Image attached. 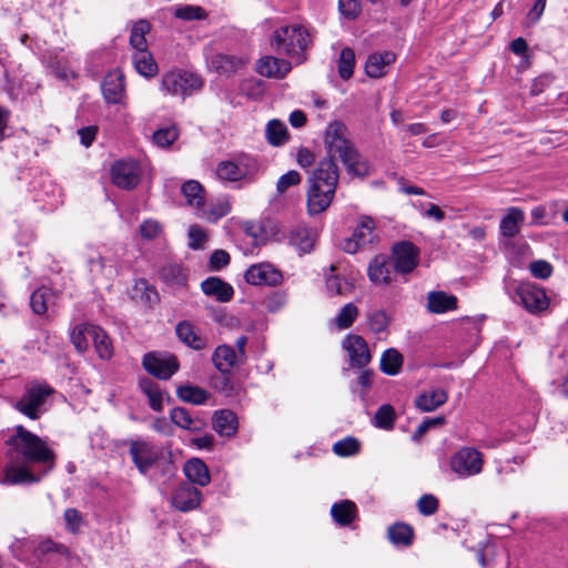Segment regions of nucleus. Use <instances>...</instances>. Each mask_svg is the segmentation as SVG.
I'll return each mask as SVG.
<instances>
[{"mask_svg":"<svg viewBox=\"0 0 568 568\" xmlns=\"http://www.w3.org/2000/svg\"><path fill=\"white\" fill-rule=\"evenodd\" d=\"M324 143V158L308 179L307 207L312 215L324 212L332 203L339 179L335 162L338 159L352 176L365 178L371 173L369 162L358 152L349 139L346 125L339 121L328 123Z\"/></svg>","mask_w":568,"mask_h":568,"instance_id":"1","label":"nucleus"},{"mask_svg":"<svg viewBox=\"0 0 568 568\" xmlns=\"http://www.w3.org/2000/svg\"><path fill=\"white\" fill-rule=\"evenodd\" d=\"M7 463L0 484L24 485L39 483L54 467L55 454L47 442L22 425L6 440Z\"/></svg>","mask_w":568,"mask_h":568,"instance_id":"2","label":"nucleus"},{"mask_svg":"<svg viewBox=\"0 0 568 568\" xmlns=\"http://www.w3.org/2000/svg\"><path fill=\"white\" fill-rule=\"evenodd\" d=\"M271 44L278 53L286 54L296 63L305 60V52L312 44L310 30L300 23L277 28L271 38Z\"/></svg>","mask_w":568,"mask_h":568,"instance_id":"3","label":"nucleus"},{"mask_svg":"<svg viewBox=\"0 0 568 568\" xmlns=\"http://www.w3.org/2000/svg\"><path fill=\"white\" fill-rule=\"evenodd\" d=\"M54 389L47 383L28 385L12 406L31 420L39 419L48 410V399Z\"/></svg>","mask_w":568,"mask_h":568,"instance_id":"4","label":"nucleus"},{"mask_svg":"<svg viewBox=\"0 0 568 568\" xmlns=\"http://www.w3.org/2000/svg\"><path fill=\"white\" fill-rule=\"evenodd\" d=\"M203 85L202 79L190 71L174 69L165 72L161 79L160 90L169 95H190Z\"/></svg>","mask_w":568,"mask_h":568,"instance_id":"5","label":"nucleus"},{"mask_svg":"<svg viewBox=\"0 0 568 568\" xmlns=\"http://www.w3.org/2000/svg\"><path fill=\"white\" fill-rule=\"evenodd\" d=\"M484 455L475 447H460L449 459L450 470L459 478L479 475L484 468Z\"/></svg>","mask_w":568,"mask_h":568,"instance_id":"6","label":"nucleus"},{"mask_svg":"<svg viewBox=\"0 0 568 568\" xmlns=\"http://www.w3.org/2000/svg\"><path fill=\"white\" fill-rule=\"evenodd\" d=\"M129 454L139 473L145 475L161 458L162 449L150 440L132 439Z\"/></svg>","mask_w":568,"mask_h":568,"instance_id":"7","label":"nucleus"},{"mask_svg":"<svg viewBox=\"0 0 568 568\" xmlns=\"http://www.w3.org/2000/svg\"><path fill=\"white\" fill-rule=\"evenodd\" d=\"M144 369L159 379H169L179 369L178 358L168 353L150 352L143 356Z\"/></svg>","mask_w":568,"mask_h":568,"instance_id":"8","label":"nucleus"},{"mask_svg":"<svg viewBox=\"0 0 568 568\" xmlns=\"http://www.w3.org/2000/svg\"><path fill=\"white\" fill-rule=\"evenodd\" d=\"M111 178L114 185L123 190L134 189L141 178L140 164L134 160H120L111 166Z\"/></svg>","mask_w":568,"mask_h":568,"instance_id":"9","label":"nucleus"},{"mask_svg":"<svg viewBox=\"0 0 568 568\" xmlns=\"http://www.w3.org/2000/svg\"><path fill=\"white\" fill-rule=\"evenodd\" d=\"M419 250L410 242L403 241L394 245L392 265L397 273L408 274L418 264Z\"/></svg>","mask_w":568,"mask_h":568,"instance_id":"10","label":"nucleus"},{"mask_svg":"<svg viewBox=\"0 0 568 568\" xmlns=\"http://www.w3.org/2000/svg\"><path fill=\"white\" fill-rule=\"evenodd\" d=\"M523 306L532 314L545 311L549 298L544 288L532 283H524L517 290Z\"/></svg>","mask_w":568,"mask_h":568,"instance_id":"11","label":"nucleus"},{"mask_svg":"<svg viewBox=\"0 0 568 568\" xmlns=\"http://www.w3.org/2000/svg\"><path fill=\"white\" fill-rule=\"evenodd\" d=\"M286 237L288 244L293 246L300 255L311 253L317 242L316 231L305 224L292 226Z\"/></svg>","mask_w":568,"mask_h":568,"instance_id":"12","label":"nucleus"},{"mask_svg":"<svg viewBox=\"0 0 568 568\" xmlns=\"http://www.w3.org/2000/svg\"><path fill=\"white\" fill-rule=\"evenodd\" d=\"M375 223L369 216H363L355 229L353 236L345 239L342 248L349 254H354L362 246L372 243L374 239Z\"/></svg>","mask_w":568,"mask_h":568,"instance_id":"13","label":"nucleus"},{"mask_svg":"<svg viewBox=\"0 0 568 568\" xmlns=\"http://www.w3.org/2000/svg\"><path fill=\"white\" fill-rule=\"evenodd\" d=\"M245 281L252 285L276 286L282 280V273L270 263H258L248 267L244 274Z\"/></svg>","mask_w":568,"mask_h":568,"instance_id":"14","label":"nucleus"},{"mask_svg":"<svg viewBox=\"0 0 568 568\" xmlns=\"http://www.w3.org/2000/svg\"><path fill=\"white\" fill-rule=\"evenodd\" d=\"M201 501V491L191 483L178 485L171 497V505L180 511L195 509Z\"/></svg>","mask_w":568,"mask_h":568,"instance_id":"15","label":"nucleus"},{"mask_svg":"<svg viewBox=\"0 0 568 568\" xmlns=\"http://www.w3.org/2000/svg\"><path fill=\"white\" fill-rule=\"evenodd\" d=\"M101 90L108 103H121L125 97L124 74L119 69L110 71L103 78Z\"/></svg>","mask_w":568,"mask_h":568,"instance_id":"16","label":"nucleus"},{"mask_svg":"<svg viewBox=\"0 0 568 568\" xmlns=\"http://www.w3.org/2000/svg\"><path fill=\"white\" fill-rule=\"evenodd\" d=\"M347 351L351 364L356 367H365L371 362V353L366 341L359 335H348L343 342Z\"/></svg>","mask_w":568,"mask_h":568,"instance_id":"17","label":"nucleus"},{"mask_svg":"<svg viewBox=\"0 0 568 568\" xmlns=\"http://www.w3.org/2000/svg\"><path fill=\"white\" fill-rule=\"evenodd\" d=\"M291 69V62L272 55L261 58L256 64L257 73L266 78H284Z\"/></svg>","mask_w":568,"mask_h":568,"instance_id":"18","label":"nucleus"},{"mask_svg":"<svg viewBox=\"0 0 568 568\" xmlns=\"http://www.w3.org/2000/svg\"><path fill=\"white\" fill-rule=\"evenodd\" d=\"M395 60L396 55L392 51L372 53L367 58L365 72L369 78H381L387 73Z\"/></svg>","mask_w":568,"mask_h":568,"instance_id":"19","label":"nucleus"},{"mask_svg":"<svg viewBox=\"0 0 568 568\" xmlns=\"http://www.w3.org/2000/svg\"><path fill=\"white\" fill-rule=\"evenodd\" d=\"M230 212V199L223 196L210 202L209 205H206L204 202L203 205L199 209V211H195V215L201 220L215 223L222 217L226 216Z\"/></svg>","mask_w":568,"mask_h":568,"instance_id":"20","label":"nucleus"},{"mask_svg":"<svg viewBox=\"0 0 568 568\" xmlns=\"http://www.w3.org/2000/svg\"><path fill=\"white\" fill-rule=\"evenodd\" d=\"M179 339L190 348L202 351L207 347V338L197 333L194 325L189 321L180 322L175 327Z\"/></svg>","mask_w":568,"mask_h":568,"instance_id":"21","label":"nucleus"},{"mask_svg":"<svg viewBox=\"0 0 568 568\" xmlns=\"http://www.w3.org/2000/svg\"><path fill=\"white\" fill-rule=\"evenodd\" d=\"M201 288L205 295L212 296L221 303L230 302L234 295V290L229 283L214 276L204 280L201 283Z\"/></svg>","mask_w":568,"mask_h":568,"instance_id":"22","label":"nucleus"},{"mask_svg":"<svg viewBox=\"0 0 568 568\" xmlns=\"http://www.w3.org/2000/svg\"><path fill=\"white\" fill-rule=\"evenodd\" d=\"M524 221V210L517 206L509 207L499 224L500 235L507 239L515 237L519 233L520 226L523 225Z\"/></svg>","mask_w":568,"mask_h":568,"instance_id":"23","label":"nucleus"},{"mask_svg":"<svg viewBox=\"0 0 568 568\" xmlns=\"http://www.w3.org/2000/svg\"><path fill=\"white\" fill-rule=\"evenodd\" d=\"M393 265L384 256L375 257L368 266V277L375 285L386 286L393 282Z\"/></svg>","mask_w":568,"mask_h":568,"instance_id":"24","label":"nucleus"},{"mask_svg":"<svg viewBox=\"0 0 568 568\" xmlns=\"http://www.w3.org/2000/svg\"><path fill=\"white\" fill-rule=\"evenodd\" d=\"M212 362L215 368L222 374L230 373L236 364L243 363L234 348L227 344L220 345L215 348L212 355Z\"/></svg>","mask_w":568,"mask_h":568,"instance_id":"25","label":"nucleus"},{"mask_svg":"<svg viewBox=\"0 0 568 568\" xmlns=\"http://www.w3.org/2000/svg\"><path fill=\"white\" fill-rule=\"evenodd\" d=\"M427 307L430 313L442 314L457 308V297L444 291L427 294Z\"/></svg>","mask_w":568,"mask_h":568,"instance_id":"26","label":"nucleus"},{"mask_svg":"<svg viewBox=\"0 0 568 568\" xmlns=\"http://www.w3.org/2000/svg\"><path fill=\"white\" fill-rule=\"evenodd\" d=\"M132 63L135 71L144 78H153L159 72L158 63L148 49L134 51L132 54Z\"/></svg>","mask_w":568,"mask_h":568,"instance_id":"27","label":"nucleus"},{"mask_svg":"<svg viewBox=\"0 0 568 568\" xmlns=\"http://www.w3.org/2000/svg\"><path fill=\"white\" fill-rule=\"evenodd\" d=\"M448 395L443 388H430L423 392L415 400L417 408L423 412H433L444 405Z\"/></svg>","mask_w":568,"mask_h":568,"instance_id":"28","label":"nucleus"},{"mask_svg":"<svg viewBox=\"0 0 568 568\" xmlns=\"http://www.w3.org/2000/svg\"><path fill=\"white\" fill-rule=\"evenodd\" d=\"M184 474L186 478L199 486H206L211 481V476L207 466L199 458H192L184 465Z\"/></svg>","mask_w":568,"mask_h":568,"instance_id":"29","label":"nucleus"},{"mask_svg":"<svg viewBox=\"0 0 568 568\" xmlns=\"http://www.w3.org/2000/svg\"><path fill=\"white\" fill-rule=\"evenodd\" d=\"M387 537L395 547L407 548L414 541V529L406 523H395L387 529Z\"/></svg>","mask_w":568,"mask_h":568,"instance_id":"30","label":"nucleus"},{"mask_svg":"<svg viewBox=\"0 0 568 568\" xmlns=\"http://www.w3.org/2000/svg\"><path fill=\"white\" fill-rule=\"evenodd\" d=\"M213 427L221 436L231 437L237 432L236 415L229 409H222L214 413Z\"/></svg>","mask_w":568,"mask_h":568,"instance_id":"31","label":"nucleus"},{"mask_svg":"<svg viewBox=\"0 0 568 568\" xmlns=\"http://www.w3.org/2000/svg\"><path fill=\"white\" fill-rule=\"evenodd\" d=\"M170 418L178 427L190 432H200L204 427V422L200 418H194L184 407L173 408L170 412Z\"/></svg>","mask_w":568,"mask_h":568,"instance_id":"32","label":"nucleus"},{"mask_svg":"<svg viewBox=\"0 0 568 568\" xmlns=\"http://www.w3.org/2000/svg\"><path fill=\"white\" fill-rule=\"evenodd\" d=\"M245 61L241 58L229 54H215L209 61V65L220 74H232L236 72Z\"/></svg>","mask_w":568,"mask_h":568,"instance_id":"33","label":"nucleus"},{"mask_svg":"<svg viewBox=\"0 0 568 568\" xmlns=\"http://www.w3.org/2000/svg\"><path fill=\"white\" fill-rule=\"evenodd\" d=\"M141 392L148 397L149 405L154 412L163 409V392L158 383L149 377H143L139 382Z\"/></svg>","mask_w":568,"mask_h":568,"instance_id":"34","label":"nucleus"},{"mask_svg":"<svg viewBox=\"0 0 568 568\" xmlns=\"http://www.w3.org/2000/svg\"><path fill=\"white\" fill-rule=\"evenodd\" d=\"M90 332L98 356L103 361L110 359L113 356V345L109 335L97 325Z\"/></svg>","mask_w":568,"mask_h":568,"instance_id":"35","label":"nucleus"},{"mask_svg":"<svg viewBox=\"0 0 568 568\" xmlns=\"http://www.w3.org/2000/svg\"><path fill=\"white\" fill-rule=\"evenodd\" d=\"M187 205L199 211L205 202V190L202 184L195 180H189L181 187Z\"/></svg>","mask_w":568,"mask_h":568,"instance_id":"36","label":"nucleus"},{"mask_svg":"<svg viewBox=\"0 0 568 568\" xmlns=\"http://www.w3.org/2000/svg\"><path fill=\"white\" fill-rule=\"evenodd\" d=\"M331 514L338 525L347 526L356 516V505L351 500L335 503L331 508Z\"/></svg>","mask_w":568,"mask_h":568,"instance_id":"37","label":"nucleus"},{"mask_svg":"<svg viewBox=\"0 0 568 568\" xmlns=\"http://www.w3.org/2000/svg\"><path fill=\"white\" fill-rule=\"evenodd\" d=\"M366 320L372 333L379 335L388 331L390 324L389 314L382 308L371 310L366 313Z\"/></svg>","mask_w":568,"mask_h":568,"instance_id":"38","label":"nucleus"},{"mask_svg":"<svg viewBox=\"0 0 568 568\" xmlns=\"http://www.w3.org/2000/svg\"><path fill=\"white\" fill-rule=\"evenodd\" d=\"M176 395L182 402L193 405H202L210 397L209 392L194 385H182L178 387Z\"/></svg>","mask_w":568,"mask_h":568,"instance_id":"39","label":"nucleus"},{"mask_svg":"<svg viewBox=\"0 0 568 568\" xmlns=\"http://www.w3.org/2000/svg\"><path fill=\"white\" fill-rule=\"evenodd\" d=\"M265 135L267 142L273 146H280L288 140L287 128L280 120H271L266 124Z\"/></svg>","mask_w":568,"mask_h":568,"instance_id":"40","label":"nucleus"},{"mask_svg":"<svg viewBox=\"0 0 568 568\" xmlns=\"http://www.w3.org/2000/svg\"><path fill=\"white\" fill-rule=\"evenodd\" d=\"M403 365V356L395 348L386 349L381 358V371L389 376L399 373Z\"/></svg>","mask_w":568,"mask_h":568,"instance_id":"41","label":"nucleus"},{"mask_svg":"<svg viewBox=\"0 0 568 568\" xmlns=\"http://www.w3.org/2000/svg\"><path fill=\"white\" fill-rule=\"evenodd\" d=\"M151 24L146 20H139L131 29L130 44L138 50H146L145 36L150 32Z\"/></svg>","mask_w":568,"mask_h":568,"instance_id":"42","label":"nucleus"},{"mask_svg":"<svg viewBox=\"0 0 568 568\" xmlns=\"http://www.w3.org/2000/svg\"><path fill=\"white\" fill-rule=\"evenodd\" d=\"M358 315V307L354 303H347L341 308L333 323L339 331L347 329L353 325Z\"/></svg>","mask_w":568,"mask_h":568,"instance_id":"43","label":"nucleus"},{"mask_svg":"<svg viewBox=\"0 0 568 568\" xmlns=\"http://www.w3.org/2000/svg\"><path fill=\"white\" fill-rule=\"evenodd\" d=\"M355 67V53L353 49L344 48L337 60V71L343 80H348L353 77Z\"/></svg>","mask_w":568,"mask_h":568,"instance_id":"44","label":"nucleus"},{"mask_svg":"<svg viewBox=\"0 0 568 568\" xmlns=\"http://www.w3.org/2000/svg\"><path fill=\"white\" fill-rule=\"evenodd\" d=\"M90 328H94L93 324L77 325L71 332V341L75 349L84 353L89 347V338L91 339Z\"/></svg>","mask_w":568,"mask_h":568,"instance_id":"45","label":"nucleus"},{"mask_svg":"<svg viewBox=\"0 0 568 568\" xmlns=\"http://www.w3.org/2000/svg\"><path fill=\"white\" fill-rule=\"evenodd\" d=\"M175 18L184 21L204 20L207 17L206 11L197 4H182L174 8Z\"/></svg>","mask_w":568,"mask_h":568,"instance_id":"46","label":"nucleus"},{"mask_svg":"<svg viewBox=\"0 0 568 568\" xmlns=\"http://www.w3.org/2000/svg\"><path fill=\"white\" fill-rule=\"evenodd\" d=\"M395 417L396 414L393 406L385 404L377 409L373 419V424L377 428L389 430L394 427Z\"/></svg>","mask_w":568,"mask_h":568,"instance_id":"47","label":"nucleus"},{"mask_svg":"<svg viewBox=\"0 0 568 568\" xmlns=\"http://www.w3.org/2000/svg\"><path fill=\"white\" fill-rule=\"evenodd\" d=\"M52 297L51 290L48 287H40L36 290L30 297V305L32 311L38 314L42 315L48 310V304Z\"/></svg>","mask_w":568,"mask_h":568,"instance_id":"48","label":"nucleus"},{"mask_svg":"<svg viewBox=\"0 0 568 568\" xmlns=\"http://www.w3.org/2000/svg\"><path fill=\"white\" fill-rule=\"evenodd\" d=\"M235 161L243 180L252 181L260 171L258 161L251 155H240Z\"/></svg>","mask_w":568,"mask_h":568,"instance_id":"49","label":"nucleus"},{"mask_svg":"<svg viewBox=\"0 0 568 568\" xmlns=\"http://www.w3.org/2000/svg\"><path fill=\"white\" fill-rule=\"evenodd\" d=\"M216 176L222 181L237 182L243 180L236 161H222L216 166Z\"/></svg>","mask_w":568,"mask_h":568,"instance_id":"50","label":"nucleus"},{"mask_svg":"<svg viewBox=\"0 0 568 568\" xmlns=\"http://www.w3.org/2000/svg\"><path fill=\"white\" fill-rule=\"evenodd\" d=\"M359 442L352 436L345 437L333 445V452L337 456L348 457L356 455L359 452Z\"/></svg>","mask_w":568,"mask_h":568,"instance_id":"51","label":"nucleus"},{"mask_svg":"<svg viewBox=\"0 0 568 568\" xmlns=\"http://www.w3.org/2000/svg\"><path fill=\"white\" fill-rule=\"evenodd\" d=\"M326 287L332 295H346L353 290L352 283L334 274L326 276Z\"/></svg>","mask_w":568,"mask_h":568,"instance_id":"52","label":"nucleus"},{"mask_svg":"<svg viewBox=\"0 0 568 568\" xmlns=\"http://www.w3.org/2000/svg\"><path fill=\"white\" fill-rule=\"evenodd\" d=\"M178 129L174 125H170L158 129L153 133V141L158 146L168 148L178 139Z\"/></svg>","mask_w":568,"mask_h":568,"instance_id":"53","label":"nucleus"},{"mask_svg":"<svg viewBox=\"0 0 568 568\" xmlns=\"http://www.w3.org/2000/svg\"><path fill=\"white\" fill-rule=\"evenodd\" d=\"M187 239L191 250H203L207 241V233L202 226L193 224L187 230Z\"/></svg>","mask_w":568,"mask_h":568,"instance_id":"54","label":"nucleus"},{"mask_svg":"<svg viewBox=\"0 0 568 568\" xmlns=\"http://www.w3.org/2000/svg\"><path fill=\"white\" fill-rule=\"evenodd\" d=\"M88 267L93 276L105 275L108 272L105 258L95 251L88 255Z\"/></svg>","mask_w":568,"mask_h":568,"instance_id":"55","label":"nucleus"},{"mask_svg":"<svg viewBox=\"0 0 568 568\" xmlns=\"http://www.w3.org/2000/svg\"><path fill=\"white\" fill-rule=\"evenodd\" d=\"M47 62L48 67L55 74L57 78L62 80L74 78L73 71L67 65V63L59 60L57 55H50Z\"/></svg>","mask_w":568,"mask_h":568,"instance_id":"56","label":"nucleus"},{"mask_svg":"<svg viewBox=\"0 0 568 568\" xmlns=\"http://www.w3.org/2000/svg\"><path fill=\"white\" fill-rule=\"evenodd\" d=\"M161 277L165 282L182 284L185 281L183 268L178 264H169L162 267Z\"/></svg>","mask_w":568,"mask_h":568,"instance_id":"57","label":"nucleus"},{"mask_svg":"<svg viewBox=\"0 0 568 568\" xmlns=\"http://www.w3.org/2000/svg\"><path fill=\"white\" fill-rule=\"evenodd\" d=\"M438 499L432 494H425L417 500L418 511L424 516H432L438 510Z\"/></svg>","mask_w":568,"mask_h":568,"instance_id":"58","label":"nucleus"},{"mask_svg":"<svg viewBox=\"0 0 568 568\" xmlns=\"http://www.w3.org/2000/svg\"><path fill=\"white\" fill-rule=\"evenodd\" d=\"M301 174L295 171H288L287 173L280 176L276 183V190L280 194L285 193L291 186L297 185L301 183Z\"/></svg>","mask_w":568,"mask_h":568,"instance_id":"59","label":"nucleus"},{"mask_svg":"<svg viewBox=\"0 0 568 568\" xmlns=\"http://www.w3.org/2000/svg\"><path fill=\"white\" fill-rule=\"evenodd\" d=\"M162 233V225L154 219H148L140 225V234L144 240H154Z\"/></svg>","mask_w":568,"mask_h":568,"instance_id":"60","label":"nucleus"},{"mask_svg":"<svg viewBox=\"0 0 568 568\" xmlns=\"http://www.w3.org/2000/svg\"><path fill=\"white\" fill-rule=\"evenodd\" d=\"M444 423L445 417L443 416L425 418L412 435V439L415 442L419 440L427 433L428 429H430L432 427L442 426Z\"/></svg>","mask_w":568,"mask_h":568,"instance_id":"61","label":"nucleus"},{"mask_svg":"<svg viewBox=\"0 0 568 568\" xmlns=\"http://www.w3.org/2000/svg\"><path fill=\"white\" fill-rule=\"evenodd\" d=\"M63 517L68 530H70L72 534L79 532L83 523V518L80 511L75 508H68L65 509Z\"/></svg>","mask_w":568,"mask_h":568,"instance_id":"62","label":"nucleus"},{"mask_svg":"<svg viewBox=\"0 0 568 568\" xmlns=\"http://www.w3.org/2000/svg\"><path fill=\"white\" fill-rule=\"evenodd\" d=\"M230 254L224 250H215L212 252L209 261L211 271H220L230 264Z\"/></svg>","mask_w":568,"mask_h":568,"instance_id":"63","label":"nucleus"},{"mask_svg":"<svg viewBox=\"0 0 568 568\" xmlns=\"http://www.w3.org/2000/svg\"><path fill=\"white\" fill-rule=\"evenodd\" d=\"M339 12L347 19H355L361 12L359 0H339Z\"/></svg>","mask_w":568,"mask_h":568,"instance_id":"64","label":"nucleus"}]
</instances>
